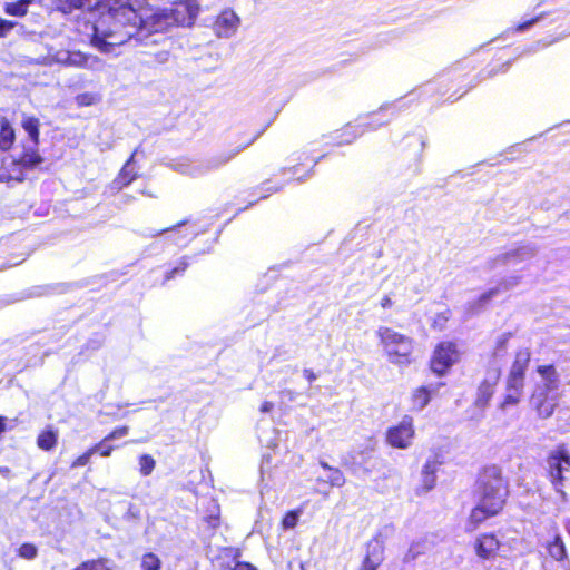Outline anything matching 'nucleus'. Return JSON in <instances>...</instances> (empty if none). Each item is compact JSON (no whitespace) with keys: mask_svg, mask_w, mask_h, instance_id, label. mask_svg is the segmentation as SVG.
Here are the masks:
<instances>
[{"mask_svg":"<svg viewBox=\"0 0 570 570\" xmlns=\"http://www.w3.org/2000/svg\"><path fill=\"white\" fill-rule=\"evenodd\" d=\"M144 0H107L108 11L102 12L94 24L91 43L104 53L137 37L142 40L151 32H163L186 22L188 8L175 2L170 8L154 9L142 6Z\"/></svg>","mask_w":570,"mask_h":570,"instance_id":"obj_1","label":"nucleus"},{"mask_svg":"<svg viewBox=\"0 0 570 570\" xmlns=\"http://www.w3.org/2000/svg\"><path fill=\"white\" fill-rule=\"evenodd\" d=\"M478 505L470 515L474 523L497 514L504 505L508 490L498 466H488L482 471L478 481Z\"/></svg>","mask_w":570,"mask_h":570,"instance_id":"obj_2","label":"nucleus"},{"mask_svg":"<svg viewBox=\"0 0 570 570\" xmlns=\"http://www.w3.org/2000/svg\"><path fill=\"white\" fill-rule=\"evenodd\" d=\"M380 345L387 361L397 366H407L412 363L414 341L389 326H379L375 332Z\"/></svg>","mask_w":570,"mask_h":570,"instance_id":"obj_3","label":"nucleus"},{"mask_svg":"<svg viewBox=\"0 0 570 570\" xmlns=\"http://www.w3.org/2000/svg\"><path fill=\"white\" fill-rule=\"evenodd\" d=\"M46 63H59L63 66L99 69L100 60L97 57L88 56L81 51H70L65 49H52L48 51V56L45 58Z\"/></svg>","mask_w":570,"mask_h":570,"instance_id":"obj_4","label":"nucleus"},{"mask_svg":"<svg viewBox=\"0 0 570 570\" xmlns=\"http://www.w3.org/2000/svg\"><path fill=\"white\" fill-rule=\"evenodd\" d=\"M42 161V158L36 150V147L32 146L31 149L27 150L19 158H14L12 156L3 158V168L8 170V175L1 174V178L6 179H16L22 180L23 170L27 168H33L38 164Z\"/></svg>","mask_w":570,"mask_h":570,"instance_id":"obj_5","label":"nucleus"},{"mask_svg":"<svg viewBox=\"0 0 570 570\" xmlns=\"http://www.w3.org/2000/svg\"><path fill=\"white\" fill-rule=\"evenodd\" d=\"M460 360V352L454 343L442 342L434 348L431 370L439 376L444 375Z\"/></svg>","mask_w":570,"mask_h":570,"instance_id":"obj_6","label":"nucleus"},{"mask_svg":"<svg viewBox=\"0 0 570 570\" xmlns=\"http://www.w3.org/2000/svg\"><path fill=\"white\" fill-rule=\"evenodd\" d=\"M415 436L413 419L405 415L396 425L386 431V442L395 449H407L412 445Z\"/></svg>","mask_w":570,"mask_h":570,"instance_id":"obj_7","label":"nucleus"},{"mask_svg":"<svg viewBox=\"0 0 570 570\" xmlns=\"http://www.w3.org/2000/svg\"><path fill=\"white\" fill-rule=\"evenodd\" d=\"M550 475L556 488L562 484V473L570 470V455L563 446L550 453L548 458Z\"/></svg>","mask_w":570,"mask_h":570,"instance_id":"obj_8","label":"nucleus"},{"mask_svg":"<svg viewBox=\"0 0 570 570\" xmlns=\"http://www.w3.org/2000/svg\"><path fill=\"white\" fill-rule=\"evenodd\" d=\"M384 541L375 537L371 539L365 546V553L361 567L377 570L385 558Z\"/></svg>","mask_w":570,"mask_h":570,"instance_id":"obj_9","label":"nucleus"},{"mask_svg":"<svg viewBox=\"0 0 570 570\" xmlns=\"http://www.w3.org/2000/svg\"><path fill=\"white\" fill-rule=\"evenodd\" d=\"M500 548V542L494 534L484 533L479 535L474 541V551L481 559H492L495 557Z\"/></svg>","mask_w":570,"mask_h":570,"instance_id":"obj_10","label":"nucleus"},{"mask_svg":"<svg viewBox=\"0 0 570 570\" xmlns=\"http://www.w3.org/2000/svg\"><path fill=\"white\" fill-rule=\"evenodd\" d=\"M239 19L234 11L225 10L216 19L215 32L218 37L229 38L238 29Z\"/></svg>","mask_w":570,"mask_h":570,"instance_id":"obj_11","label":"nucleus"},{"mask_svg":"<svg viewBox=\"0 0 570 570\" xmlns=\"http://www.w3.org/2000/svg\"><path fill=\"white\" fill-rule=\"evenodd\" d=\"M537 249L532 245H522L503 254L502 262L510 266H518L532 259Z\"/></svg>","mask_w":570,"mask_h":570,"instance_id":"obj_12","label":"nucleus"},{"mask_svg":"<svg viewBox=\"0 0 570 570\" xmlns=\"http://www.w3.org/2000/svg\"><path fill=\"white\" fill-rule=\"evenodd\" d=\"M381 125L382 122H366L365 120H362L358 125L348 124L342 129L341 142L351 144L358 136L363 135L367 129H376Z\"/></svg>","mask_w":570,"mask_h":570,"instance_id":"obj_13","label":"nucleus"},{"mask_svg":"<svg viewBox=\"0 0 570 570\" xmlns=\"http://www.w3.org/2000/svg\"><path fill=\"white\" fill-rule=\"evenodd\" d=\"M443 383H438L430 386H420L412 392V409L422 411L430 402L432 394H434Z\"/></svg>","mask_w":570,"mask_h":570,"instance_id":"obj_14","label":"nucleus"},{"mask_svg":"<svg viewBox=\"0 0 570 570\" xmlns=\"http://www.w3.org/2000/svg\"><path fill=\"white\" fill-rule=\"evenodd\" d=\"M523 389V377L509 374L507 381V395L502 407L514 405L519 402Z\"/></svg>","mask_w":570,"mask_h":570,"instance_id":"obj_15","label":"nucleus"},{"mask_svg":"<svg viewBox=\"0 0 570 570\" xmlns=\"http://www.w3.org/2000/svg\"><path fill=\"white\" fill-rule=\"evenodd\" d=\"M137 151H135L131 157L126 161L124 167L121 168L118 177L114 180L112 187L117 190L122 189L125 186L129 185L137 176V170L135 166V157Z\"/></svg>","mask_w":570,"mask_h":570,"instance_id":"obj_16","label":"nucleus"},{"mask_svg":"<svg viewBox=\"0 0 570 570\" xmlns=\"http://www.w3.org/2000/svg\"><path fill=\"white\" fill-rule=\"evenodd\" d=\"M237 553L233 548H223L219 553L213 558L214 570H234L237 562Z\"/></svg>","mask_w":570,"mask_h":570,"instance_id":"obj_17","label":"nucleus"},{"mask_svg":"<svg viewBox=\"0 0 570 570\" xmlns=\"http://www.w3.org/2000/svg\"><path fill=\"white\" fill-rule=\"evenodd\" d=\"M436 461H426L421 472V490L428 492L435 485V473L438 470Z\"/></svg>","mask_w":570,"mask_h":570,"instance_id":"obj_18","label":"nucleus"},{"mask_svg":"<svg viewBox=\"0 0 570 570\" xmlns=\"http://www.w3.org/2000/svg\"><path fill=\"white\" fill-rule=\"evenodd\" d=\"M530 351L528 348H521L515 353L514 362L511 366L510 374L517 376H524V372L530 362Z\"/></svg>","mask_w":570,"mask_h":570,"instance_id":"obj_19","label":"nucleus"},{"mask_svg":"<svg viewBox=\"0 0 570 570\" xmlns=\"http://www.w3.org/2000/svg\"><path fill=\"white\" fill-rule=\"evenodd\" d=\"M235 154H230L228 156H220L218 159L208 161L205 165H197L194 166L190 169L185 170L184 173L190 176H199L205 173H207L210 169L217 168L224 164H226L228 160H230L234 157Z\"/></svg>","mask_w":570,"mask_h":570,"instance_id":"obj_20","label":"nucleus"},{"mask_svg":"<svg viewBox=\"0 0 570 570\" xmlns=\"http://www.w3.org/2000/svg\"><path fill=\"white\" fill-rule=\"evenodd\" d=\"M21 125L24 131L28 134L32 146L37 147L39 144V119L32 116H23Z\"/></svg>","mask_w":570,"mask_h":570,"instance_id":"obj_21","label":"nucleus"},{"mask_svg":"<svg viewBox=\"0 0 570 570\" xmlns=\"http://www.w3.org/2000/svg\"><path fill=\"white\" fill-rule=\"evenodd\" d=\"M14 141V130L6 118H0V149L7 150Z\"/></svg>","mask_w":570,"mask_h":570,"instance_id":"obj_22","label":"nucleus"},{"mask_svg":"<svg viewBox=\"0 0 570 570\" xmlns=\"http://www.w3.org/2000/svg\"><path fill=\"white\" fill-rule=\"evenodd\" d=\"M519 283H520V276H511V277L504 279L499 287L491 288L488 292L483 293L480 296V302L481 303H488L495 295H498V293L500 292L501 287H502V289L508 291V289H511V288L515 287Z\"/></svg>","mask_w":570,"mask_h":570,"instance_id":"obj_23","label":"nucleus"},{"mask_svg":"<svg viewBox=\"0 0 570 570\" xmlns=\"http://www.w3.org/2000/svg\"><path fill=\"white\" fill-rule=\"evenodd\" d=\"M58 442V433L51 429L42 431L37 439V445L45 451L52 450Z\"/></svg>","mask_w":570,"mask_h":570,"instance_id":"obj_24","label":"nucleus"},{"mask_svg":"<svg viewBox=\"0 0 570 570\" xmlns=\"http://www.w3.org/2000/svg\"><path fill=\"white\" fill-rule=\"evenodd\" d=\"M549 554L558 562H563L566 558L564 544L559 535H554L553 540L547 543Z\"/></svg>","mask_w":570,"mask_h":570,"instance_id":"obj_25","label":"nucleus"},{"mask_svg":"<svg viewBox=\"0 0 570 570\" xmlns=\"http://www.w3.org/2000/svg\"><path fill=\"white\" fill-rule=\"evenodd\" d=\"M323 483H327L331 487H342L345 483L343 472L336 468H328L326 479L317 478V484L321 487Z\"/></svg>","mask_w":570,"mask_h":570,"instance_id":"obj_26","label":"nucleus"},{"mask_svg":"<svg viewBox=\"0 0 570 570\" xmlns=\"http://www.w3.org/2000/svg\"><path fill=\"white\" fill-rule=\"evenodd\" d=\"M59 9L62 11H69L72 8H86L91 9L95 6H98L101 0H58Z\"/></svg>","mask_w":570,"mask_h":570,"instance_id":"obj_27","label":"nucleus"},{"mask_svg":"<svg viewBox=\"0 0 570 570\" xmlns=\"http://www.w3.org/2000/svg\"><path fill=\"white\" fill-rule=\"evenodd\" d=\"M538 372L544 380L546 386L548 390L557 389L558 375H557V372L553 366H551V365L539 366Z\"/></svg>","mask_w":570,"mask_h":570,"instance_id":"obj_28","label":"nucleus"},{"mask_svg":"<svg viewBox=\"0 0 570 570\" xmlns=\"http://www.w3.org/2000/svg\"><path fill=\"white\" fill-rule=\"evenodd\" d=\"M494 389L495 387L480 384L478 395L475 399V405L478 407L484 409L488 405L490 399L492 397Z\"/></svg>","mask_w":570,"mask_h":570,"instance_id":"obj_29","label":"nucleus"},{"mask_svg":"<svg viewBox=\"0 0 570 570\" xmlns=\"http://www.w3.org/2000/svg\"><path fill=\"white\" fill-rule=\"evenodd\" d=\"M160 566V559L153 552L145 553L141 557L140 570H159Z\"/></svg>","mask_w":570,"mask_h":570,"instance_id":"obj_30","label":"nucleus"},{"mask_svg":"<svg viewBox=\"0 0 570 570\" xmlns=\"http://www.w3.org/2000/svg\"><path fill=\"white\" fill-rule=\"evenodd\" d=\"M100 95L97 92H82L76 96L75 100L79 107H89L100 101Z\"/></svg>","mask_w":570,"mask_h":570,"instance_id":"obj_31","label":"nucleus"},{"mask_svg":"<svg viewBox=\"0 0 570 570\" xmlns=\"http://www.w3.org/2000/svg\"><path fill=\"white\" fill-rule=\"evenodd\" d=\"M302 512L301 509L288 511L282 520V528L284 530L294 529L298 524Z\"/></svg>","mask_w":570,"mask_h":570,"instance_id":"obj_32","label":"nucleus"},{"mask_svg":"<svg viewBox=\"0 0 570 570\" xmlns=\"http://www.w3.org/2000/svg\"><path fill=\"white\" fill-rule=\"evenodd\" d=\"M30 2L31 0H20L14 3H8L6 6V12L11 16L21 17L27 13Z\"/></svg>","mask_w":570,"mask_h":570,"instance_id":"obj_33","label":"nucleus"},{"mask_svg":"<svg viewBox=\"0 0 570 570\" xmlns=\"http://www.w3.org/2000/svg\"><path fill=\"white\" fill-rule=\"evenodd\" d=\"M156 466V461L149 454H142L139 456V472L141 475L147 476L151 474Z\"/></svg>","mask_w":570,"mask_h":570,"instance_id":"obj_34","label":"nucleus"},{"mask_svg":"<svg viewBox=\"0 0 570 570\" xmlns=\"http://www.w3.org/2000/svg\"><path fill=\"white\" fill-rule=\"evenodd\" d=\"M500 376H501L500 367L497 364L492 365L488 368L485 376L481 384L495 387V385L498 384V382L500 380Z\"/></svg>","mask_w":570,"mask_h":570,"instance_id":"obj_35","label":"nucleus"},{"mask_svg":"<svg viewBox=\"0 0 570 570\" xmlns=\"http://www.w3.org/2000/svg\"><path fill=\"white\" fill-rule=\"evenodd\" d=\"M90 449L94 450V453L98 452L101 456L108 458V456H110V454L114 450V446L110 445L109 440H106V438H105L101 442L95 444Z\"/></svg>","mask_w":570,"mask_h":570,"instance_id":"obj_36","label":"nucleus"},{"mask_svg":"<svg viewBox=\"0 0 570 570\" xmlns=\"http://www.w3.org/2000/svg\"><path fill=\"white\" fill-rule=\"evenodd\" d=\"M556 403L549 400H544L537 406L539 416L547 419L552 415Z\"/></svg>","mask_w":570,"mask_h":570,"instance_id":"obj_37","label":"nucleus"},{"mask_svg":"<svg viewBox=\"0 0 570 570\" xmlns=\"http://www.w3.org/2000/svg\"><path fill=\"white\" fill-rule=\"evenodd\" d=\"M19 556L23 559H35L37 556V548L31 543H23L18 551Z\"/></svg>","mask_w":570,"mask_h":570,"instance_id":"obj_38","label":"nucleus"},{"mask_svg":"<svg viewBox=\"0 0 570 570\" xmlns=\"http://www.w3.org/2000/svg\"><path fill=\"white\" fill-rule=\"evenodd\" d=\"M94 454V450L89 449L87 452H85L83 454H81L80 456H78L71 464L72 468H78V466H83L86 465L91 455Z\"/></svg>","mask_w":570,"mask_h":570,"instance_id":"obj_39","label":"nucleus"},{"mask_svg":"<svg viewBox=\"0 0 570 570\" xmlns=\"http://www.w3.org/2000/svg\"><path fill=\"white\" fill-rule=\"evenodd\" d=\"M128 431H129L128 426L117 428L106 436V440L111 441V440L124 438L128 434Z\"/></svg>","mask_w":570,"mask_h":570,"instance_id":"obj_40","label":"nucleus"},{"mask_svg":"<svg viewBox=\"0 0 570 570\" xmlns=\"http://www.w3.org/2000/svg\"><path fill=\"white\" fill-rule=\"evenodd\" d=\"M13 27V22L0 19V37H6Z\"/></svg>","mask_w":570,"mask_h":570,"instance_id":"obj_41","label":"nucleus"},{"mask_svg":"<svg viewBox=\"0 0 570 570\" xmlns=\"http://www.w3.org/2000/svg\"><path fill=\"white\" fill-rule=\"evenodd\" d=\"M380 306L383 308V309H387V308H391L393 306V301H392V297L390 295H384L381 299H380Z\"/></svg>","mask_w":570,"mask_h":570,"instance_id":"obj_42","label":"nucleus"},{"mask_svg":"<svg viewBox=\"0 0 570 570\" xmlns=\"http://www.w3.org/2000/svg\"><path fill=\"white\" fill-rule=\"evenodd\" d=\"M187 263L180 262L170 273L169 276L166 277V279H170L175 274L181 273L186 269Z\"/></svg>","mask_w":570,"mask_h":570,"instance_id":"obj_43","label":"nucleus"},{"mask_svg":"<svg viewBox=\"0 0 570 570\" xmlns=\"http://www.w3.org/2000/svg\"><path fill=\"white\" fill-rule=\"evenodd\" d=\"M303 376L308 381V382H314L316 379H317V375L314 373L313 370L311 368H305L303 371Z\"/></svg>","mask_w":570,"mask_h":570,"instance_id":"obj_44","label":"nucleus"},{"mask_svg":"<svg viewBox=\"0 0 570 570\" xmlns=\"http://www.w3.org/2000/svg\"><path fill=\"white\" fill-rule=\"evenodd\" d=\"M273 407H274V404L272 402L265 401V402L262 403V405L259 407V411L262 413H268V412H271L273 410Z\"/></svg>","mask_w":570,"mask_h":570,"instance_id":"obj_45","label":"nucleus"},{"mask_svg":"<svg viewBox=\"0 0 570 570\" xmlns=\"http://www.w3.org/2000/svg\"><path fill=\"white\" fill-rule=\"evenodd\" d=\"M156 59H157L158 62L165 63L169 59V52L168 51H161V52L157 53Z\"/></svg>","mask_w":570,"mask_h":570,"instance_id":"obj_46","label":"nucleus"},{"mask_svg":"<svg viewBox=\"0 0 570 570\" xmlns=\"http://www.w3.org/2000/svg\"><path fill=\"white\" fill-rule=\"evenodd\" d=\"M534 22H535V20H534V19L529 20V21H525V22H523V23L519 24V26L515 28V30H517V31H523V30L528 29L529 27H531Z\"/></svg>","mask_w":570,"mask_h":570,"instance_id":"obj_47","label":"nucleus"},{"mask_svg":"<svg viewBox=\"0 0 570 570\" xmlns=\"http://www.w3.org/2000/svg\"><path fill=\"white\" fill-rule=\"evenodd\" d=\"M6 421L7 419L3 417V416H0V435L4 432L6 430Z\"/></svg>","mask_w":570,"mask_h":570,"instance_id":"obj_48","label":"nucleus"},{"mask_svg":"<svg viewBox=\"0 0 570 570\" xmlns=\"http://www.w3.org/2000/svg\"><path fill=\"white\" fill-rule=\"evenodd\" d=\"M321 466L328 472V468H331L326 462H321Z\"/></svg>","mask_w":570,"mask_h":570,"instance_id":"obj_49","label":"nucleus"},{"mask_svg":"<svg viewBox=\"0 0 570 570\" xmlns=\"http://www.w3.org/2000/svg\"><path fill=\"white\" fill-rule=\"evenodd\" d=\"M142 194L147 195V196H153L151 193H146V191H142Z\"/></svg>","mask_w":570,"mask_h":570,"instance_id":"obj_50","label":"nucleus"},{"mask_svg":"<svg viewBox=\"0 0 570 570\" xmlns=\"http://www.w3.org/2000/svg\"><path fill=\"white\" fill-rule=\"evenodd\" d=\"M562 567H563V570H567V569H566V567H564V564H562Z\"/></svg>","mask_w":570,"mask_h":570,"instance_id":"obj_51","label":"nucleus"}]
</instances>
